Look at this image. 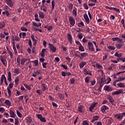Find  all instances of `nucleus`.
<instances>
[{"label":"nucleus","mask_w":125,"mask_h":125,"mask_svg":"<svg viewBox=\"0 0 125 125\" xmlns=\"http://www.w3.org/2000/svg\"><path fill=\"white\" fill-rule=\"evenodd\" d=\"M68 20L70 25H71L72 27H74V26H75V24H76V21L75 20L74 17H70Z\"/></svg>","instance_id":"1"},{"label":"nucleus","mask_w":125,"mask_h":125,"mask_svg":"<svg viewBox=\"0 0 125 125\" xmlns=\"http://www.w3.org/2000/svg\"><path fill=\"white\" fill-rule=\"evenodd\" d=\"M38 119H39L41 122L42 123H46V120H45V118L44 117H42V114H37V115Z\"/></svg>","instance_id":"2"},{"label":"nucleus","mask_w":125,"mask_h":125,"mask_svg":"<svg viewBox=\"0 0 125 125\" xmlns=\"http://www.w3.org/2000/svg\"><path fill=\"white\" fill-rule=\"evenodd\" d=\"M87 45L89 50H91V51H94V47H93V44L92 42H88Z\"/></svg>","instance_id":"3"},{"label":"nucleus","mask_w":125,"mask_h":125,"mask_svg":"<svg viewBox=\"0 0 125 125\" xmlns=\"http://www.w3.org/2000/svg\"><path fill=\"white\" fill-rule=\"evenodd\" d=\"M49 46L50 47V50L52 51V52H55L56 51V47L54 46L53 44L49 43Z\"/></svg>","instance_id":"4"},{"label":"nucleus","mask_w":125,"mask_h":125,"mask_svg":"<svg viewBox=\"0 0 125 125\" xmlns=\"http://www.w3.org/2000/svg\"><path fill=\"white\" fill-rule=\"evenodd\" d=\"M5 2L10 7H13V1H12V0H5Z\"/></svg>","instance_id":"5"},{"label":"nucleus","mask_w":125,"mask_h":125,"mask_svg":"<svg viewBox=\"0 0 125 125\" xmlns=\"http://www.w3.org/2000/svg\"><path fill=\"white\" fill-rule=\"evenodd\" d=\"M105 82H106V79L104 77H103L100 79L99 83L101 85V87L103 86L104 83H105Z\"/></svg>","instance_id":"6"},{"label":"nucleus","mask_w":125,"mask_h":125,"mask_svg":"<svg viewBox=\"0 0 125 125\" xmlns=\"http://www.w3.org/2000/svg\"><path fill=\"white\" fill-rule=\"evenodd\" d=\"M123 89H119L118 91H116L113 93H112V95H119V94H121V93H123Z\"/></svg>","instance_id":"7"},{"label":"nucleus","mask_w":125,"mask_h":125,"mask_svg":"<svg viewBox=\"0 0 125 125\" xmlns=\"http://www.w3.org/2000/svg\"><path fill=\"white\" fill-rule=\"evenodd\" d=\"M31 60H28L27 58H22L21 60V65H24L25 64V62H27L29 63Z\"/></svg>","instance_id":"8"},{"label":"nucleus","mask_w":125,"mask_h":125,"mask_svg":"<svg viewBox=\"0 0 125 125\" xmlns=\"http://www.w3.org/2000/svg\"><path fill=\"white\" fill-rule=\"evenodd\" d=\"M106 110H109V107L108 106L104 105L101 107V111L103 113H105Z\"/></svg>","instance_id":"9"},{"label":"nucleus","mask_w":125,"mask_h":125,"mask_svg":"<svg viewBox=\"0 0 125 125\" xmlns=\"http://www.w3.org/2000/svg\"><path fill=\"white\" fill-rule=\"evenodd\" d=\"M83 17L85 20L86 23H87V24H89V18H88V16H87V14H83Z\"/></svg>","instance_id":"10"},{"label":"nucleus","mask_w":125,"mask_h":125,"mask_svg":"<svg viewBox=\"0 0 125 125\" xmlns=\"http://www.w3.org/2000/svg\"><path fill=\"white\" fill-rule=\"evenodd\" d=\"M97 103H93L91 104V106L89 107V110L91 112H92L93 111V109H94V107H95L96 105H97Z\"/></svg>","instance_id":"11"},{"label":"nucleus","mask_w":125,"mask_h":125,"mask_svg":"<svg viewBox=\"0 0 125 125\" xmlns=\"http://www.w3.org/2000/svg\"><path fill=\"white\" fill-rule=\"evenodd\" d=\"M107 99L109 100V102L111 103V104H114V99H113V97H112L111 96H107Z\"/></svg>","instance_id":"12"},{"label":"nucleus","mask_w":125,"mask_h":125,"mask_svg":"<svg viewBox=\"0 0 125 125\" xmlns=\"http://www.w3.org/2000/svg\"><path fill=\"white\" fill-rule=\"evenodd\" d=\"M104 88L106 91H112L113 90V88L110 87L109 85H105Z\"/></svg>","instance_id":"13"},{"label":"nucleus","mask_w":125,"mask_h":125,"mask_svg":"<svg viewBox=\"0 0 125 125\" xmlns=\"http://www.w3.org/2000/svg\"><path fill=\"white\" fill-rule=\"evenodd\" d=\"M67 40H68V42H69V43L70 44H72V36L71 35V34H70L69 33H68L67 35Z\"/></svg>","instance_id":"14"},{"label":"nucleus","mask_w":125,"mask_h":125,"mask_svg":"<svg viewBox=\"0 0 125 125\" xmlns=\"http://www.w3.org/2000/svg\"><path fill=\"white\" fill-rule=\"evenodd\" d=\"M13 73L15 74V75H19L20 73H21V71L20 70V68H15Z\"/></svg>","instance_id":"15"},{"label":"nucleus","mask_w":125,"mask_h":125,"mask_svg":"<svg viewBox=\"0 0 125 125\" xmlns=\"http://www.w3.org/2000/svg\"><path fill=\"white\" fill-rule=\"evenodd\" d=\"M12 44H13V49L14 51L15 55H16V54H17V50L16 49V47L15 46V42H12Z\"/></svg>","instance_id":"16"},{"label":"nucleus","mask_w":125,"mask_h":125,"mask_svg":"<svg viewBox=\"0 0 125 125\" xmlns=\"http://www.w3.org/2000/svg\"><path fill=\"white\" fill-rule=\"evenodd\" d=\"M77 11H78V9H77V8L76 7L73 8V11H72L73 16H75V17L77 16Z\"/></svg>","instance_id":"17"},{"label":"nucleus","mask_w":125,"mask_h":125,"mask_svg":"<svg viewBox=\"0 0 125 125\" xmlns=\"http://www.w3.org/2000/svg\"><path fill=\"white\" fill-rule=\"evenodd\" d=\"M6 24H5V22L2 21L0 23V29H3L5 27V25Z\"/></svg>","instance_id":"18"},{"label":"nucleus","mask_w":125,"mask_h":125,"mask_svg":"<svg viewBox=\"0 0 125 125\" xmlns=\"http://www.w3.org/2000/svg\"><path fill=\"white\" fill-rule=\"evenodd\" d=\"M39 17L42 18V19H43V18H44V14L42 11L39 12Z\"/></svg>","instance_id":"19"},{"label":"nucleus","mask_w":125,"mask_h":125,"mask_svg":"<svg viewBox=\"0 0 125 125\" xmlns=\"http://www.w3.org/2000/svg\"><path fill=\"white\" fill-rule=\"evenodd\" d=\"M98 119H99V117L98 116H94L92 120V123H94L96 121H98Z\"/></svg>","instance_id":"20"},{"label":"nucleus","mask_w":125,"mask_h":125,"mask_svg":"<svg viewBox=\"0 0 125 125\" xmlns=\"http://www.w3.org/2000/svg\"><path fill=\"white\" fill-rule=\"evenodd\" d=\"M2 14L3 15H6L7 17H8L9 15H10V13H9V12L8 11H5V12H2Z\"/></svg>","instance_id":"21"},{"label":"nucleus","mask_w":125,"mask_h":125,"mask_svg":"<svg viewBox=\"0 0 125 125\" xmlns=\"http://www.w3.org/2000/svg\"><path fill=\"white\" fill-rule=\"evenodd\" d=\"M79 50L80 51H82V52H83V51H84V48L83 47V45H80L79 46Z\"/></svg>","instance_id":"22"},{"label":"nucleus","mask_w":125,"mask_h":125,"mask_svg":"<svg viewBox=\"0 0 125 125\" xmlns=\"http://www.w3.org/2000/svg\"><path fill=\"white\" fill-rule=\"evenodd\" d=\"M122 55H123V54L122 53H118V52H116L115 54H114V56H115V57H122Z\"/></svg>","instance_id":"23"},{"label":"nucleus","mask_w":125,"mask_h":125,"mask_svg":"<svg viewBox=\"0 0 125 125\" xmlns=\"http://www.w3.org/2000/svg\"><path fill=\"white\" fill-rule=\"evenodd\" d=\"M117 85L119 87H125V83L121 82L117 83Z\"/></svg>","instance_id":"24"},{"label":"nucleus","mask_w":125,"mask_h":125,"mask_svg":"<svg viewBox=\"0 0 125 125\" xmlns=\"http://www.w3.org/2000/svg\"><path fill=\"white\" fill-rule=\"evenodd\" d=\"M84 73L85 74V75H89L90 76H91V72L90 71H88L86 69H84Z\"/></svg>","instance_id":"25"},{"label":"nucleus","mask_w":125,"mask_h":125,"mask_svg":"<svg viewBox=\"0 0 125 125\" xmlns=\"http://www.w3.org/2000/svg\"><path fill=\"white\" fill-rule=\"evenodd\" d=\"M86 64V62H81L80 64V68H83L84 67V65Z\"/></svg>","instance_id":"26"},{"label":"nucleus","mask_w":125,"mask_h":125,"mask_svg":"<svg viewBox=\"0 0 125 125\" xmlns=\"http://www.w3.org/2000/svg\"><path fill=\"white\" fill-rule=\"evenodd\" d=\"M10 114L11 118H15V113H14V111L10 110Z\"/></svg>","instance_id":"27"},{"label":"nucleus","mask_w":125,"mask_h":125,"mask_svg":"<svg viewBox=\"0 0 125 125\" xmlns=\"http://www.w3.org/2000/svg\"><path fill=\"white\" fill-rule=\"evenodd\" d=\"M4 103L6 104V105H7V106H10L11 105V103H10V101H9L8 100H6Z\"/></svg>","instance_id":"28"},{"label":"nucleus","mask_w":125,"mask_h":125,"mask_svg":"<svg viewBox=\"0 0 125 125\" xmlns=\"http://www.w3.org/2000/svg\"><path fill=\"white\" fill-rule=\"evenodd\" d=\"M8 80L9 82L11 81V73L10 72V71H9L8 73Z\"/></svg>","instance_id":"29"},{"label":"nucleus","mask_w":125,"mask_h":125,"mask_svg":"<svg viewBox=\"0 0 125 125\" xmlns=\"http://www.w3.org/2000/svg\"><path fill=\"white\" fill-rule=\"evenodd\" d=\"M45 51H46V49H42L41 52V56L42 57H44V52H45Z\"/></svg>","instance_id":"30"},{"label":"nucleus","mask_w":125,"mask_h":125,"mask_svg":"<svg viewBox=\"0 0 125 125\" xmlns=\"http://www.w3.org/2000/svg\"><path fill=\"white\" fill-rule=\"evenodd\" d=\"M107 48L109 50H115L116 49V47H115V46H108L107 47Z\"/></svg>","instance_id":"31"},{"label":"nucleus","mask_w":125,"mask_h":125,"mask_svg":"<svg viewBox=\"0 0 125 125\" xmlns=\"http://www.w3.org/2000/svg\"><path fill=\"white\" fill-rule=\"evenodd\" d=\"M0 60L2 62L3 65H4V66H5V62H4V61H6V60H5V59H4L3 57H2L0 58Z\"/></svg>","instance_id":"32"},{"label":"nucleus","mask_w":125,"mask_h":125,"mask_svg":"<svg viewBox=\"0 0 125 125\" xmlns=\"http://www.w3.org/2000/svg\"><path fill=\"white\" fill-rule=\"evenodd\" d=\"M55 6V1L54 0H53L52 1V10H53V9H54Z\"/></svg>","instance_id":"33"},{"label":"nucleus","mask_w":125,"mask_h":125,"mask_svg":"<svg viewBox=\"0 0 125 125\" xmlns=\"http://www.w3.org/2000/svg\"><path fill=\"white\" fill-rule=\"evenodd\" d=\"M87 53H81V57H80L81 58H84V57H85V56H87Z\"/></svg>","instance_id":"34"},{"label":"nucleus","mask_w":125,"mask_h":125,"mask_svg":"<svg viewBox=\"0 0 125 125\" xmlns=\"http://www.w3.org/2000/svg\"><path fill=\"white\" fill-rule=\"evenodd\" d=\"M77 36L79 40H82L83 39V33H78Z\"/></svg>","instance_id":"35"},{"label":"nucleus","mask_w":125,"mask_h":125,"mask_svg":"<svg viewBox=\"0 0 125 125\" xmlns=\"http://www.w3.org/2000/svg\"><path fill=\"white\" fill-rule=\"evenodd\" d=\"M33 26H35V27H40V26H42V23H39V24H38L37 23L33 22Z\"/></svg>","instance_id":"36"},{"label":"nucleus","mask_w":125,"mask_h":125,"mask_svg":"<svg viewBox=\"0 0 125 125\" xmlns=\"http://www.w3.org/2000/svg\"><path fill=\"white\" fill-rule=\"evenodd\" d=\"M124 80H125V77H120L118 78V79L117 80V82H122V81H124Z\"/></svg>","instance_id":"37"},{"label":"nucleus","mask_w":125,"mask_h":125,"mask_svg":"<svg viewBox=\"0 0 125 125\" xmlns=\"http://www.w3.org/2000/svg\"><path fill=\"white\" fill-rule=\"evenodd\" d=\"M122 45H123V44H122V43L121 44L117 43L116 45V47L117 48H118V49H120L121 48V47H122Z\"/></svg>","instance_id":"38"},{"label":"nucleus","mask_w":125,"mask_h":125,"mask_svg":"<svg viewBox=\"0 0 125 125\" xmlns=\"http://www.w3.org/2000/svg\"><path fill=\"white\" fill-rule=\"evenodd\" d=\"M112 40L113 42H116V41H119V42H121V39L119 37H115L112 38Z\"/></svg>","instance_id":"39"},{"label":"nucleus","mask_w":125,"mask_h":125,"mask_svg":"<svg viewBox=\"0 0 125 125\" xmlns=\"http://www.w3.org/2000/svg\"><path fill=\"white\" fill-rule=\"evenodd\" d=\"M89 81H90V77L88 76L86 77L85 79V83H89Z\"/></svg>","instance_id":"40"},{"label":"nucleus","mask_w":125,"mask_h":125,"mask_svg":"<svg viewBox=\"0 0 125 125\" xmlns=\"http://www.w3.org/2000/svg\"><path fill=\"white\" fill-rule=\"evenodd\" d=\"M15 84L18 85V83H19V77H17L15 79Z\"/></svg>","instance_id":"41"},{"label":"nucleus","mask_w":125,"mask_h":125,"mask_svg":"<svg viewBox=\"0 0 125 125\" xmlns=\"http://www.w3.org/2000/svg\"><path fill=\"white\" fill-rule=\"evenodd\" d=\"M21 31H25V32H27L28 31V29H27V28H25L24 26L21 27Z\"/></svg>","instance_id":"42"},{"label":"nucleus","mask_w":125,"mask_h":125,"mask_svg":"<svg viewBox=\"0 0 125 125\" xmlns=\"http://www.w3.org/2000/svg\"><path fill=\"white\" fill-rule=\"evenodd\" d=\"M96 66L98 69H102L103 68V67H102V66L100 65V63H97Z\"/></svg>","instance_id":"43"},{"label":"nucleus","mask_w":125,"mask_h":125,"mask_svg":"<svg viewBox=\"0 0 125 125\" xmlns=\"http://www.w3.org/2000/svg\"><path fill=\"white\" fill-rule=\"evenodd\" d=\"M42 88L43 91H44V90H46V87L45 86V84H42Z\"/></svg>","instance_id":"44"},{"label":"nucleus","mask_w":125,"mask_h":125,"mask_svg":"<svg viewBox=\"0 0 125 125\" xmlns=\"http://www.w3.org/2000/svg\"><path fill=\"white\" fill-rule=\"evenodd\" d=\"M16 112H17V115L18 116V117L19 118H21L22 114H21V113H20V112H19V111H18V110H16Z\"/></svg>","instance_id":"45"},{"label":"nucleus","mask_w":125,"mask_h":125,"mask_svg":"<svg viewBox=\"0 0 125 125\" xmlns=\"http://www.w3.org/2000/svg\"><path fill=\"white\" fill-rule=\"evenodd\" d=\"M83 26H84V24H83V21L78 23V27H83Z\"/></svg>","instance_id":"46"},{"label":"nucleus","mask_w":125,"mask_h":125,"mask_svg":"<svg viewBox=\"0 0 125 125\" xmlns=\"http://www.w3.org/2000/svg\"><path fill=\"white\" fill-rule=\"evenodd\" d=\"M4 78H5V75H2L1 76V80H0V82L1 83H3V80L4 81Z\"/></svg>","instance_id":"47"},{"label":"nucleus","mask_w":125,"mask_h":125,"mask_svg":"<svg viewBox=\"0 0 125 125\" xmlns=\"http://www.w3.org/2000/svg\"><path fill=\"white\" fill-rule=\"evenodd\" d=\"M78 110L79 112H80V113H82L83 112V106H80L78 107Z\"/></svg>","instance_id":"48"},{"label":"nucleus","mask_w":125,"mask_h":125,"mask_svg":"<svg viewBox=\"0 0 125 125\" xmlns=\"http://www.w3.org/2000/svg\"><path fill=\"white\" fill-rule=\"evenodd\" d=\"M8 54L10 55L11 58H13V54L12 53V52L8 50Z\"/></svg>","instance_id":"49"},{"label":"nucleus","mask_w":125,"mask_h":125,"mask_svg":"<svg viewBox=\"0 0 125 125\" xmlns=\"http://www.w3.org/2000/svg\"><path fill=\"white\" fill-rule=\"evenodd\" d=\"M68 7L69 8V9H70V10H72V9H73V4L70 3L68 5Z\"/></svg>","instance_id":"50"},{"label":"nucleus","mask_w":125,"mask_h":125,"mask_svg":"<svg viewBox=\"0 0 125 125\" xmlns=\"http://www.w3.org/2000/svg\"><path fill=\"white\" fill-rule=\"evenodd\" d=\"M26 121H27V123H31V122H32V119L31 118V117H27L26 118Z\"/></svg>","instance_id":"51"},{"label":"nucleus","mask_w":125,"mask_h":125,"mask_svg":"<svg viewBox=\"0 0 125 125\" xmlns=\"http://www.w3.org/2000/svg\"><path fill=\"white\" fill-rule=\"evenodd\" d=\"M83 5L85 9H86V10L88 9V6H87V4L86 3H84Z\"/></svg>","instance_id":"52"},{"label":"nucleus","mask_w":125,"mask_h":125,"mask_svg":"<svg viewBox=\"0 0 125 125\" xmlns=\"http://www.w3.org/2000/svg\"><path fill=\"white\" fill-rule=\"evenodd\" d=\"M113 10H115V11H116V12L117 13H120V9H118V8H115V7H113Z\"/></svg>","instance_id":"53"},{"label":"nucleus","mask_w":125,"mask_h":125,"mask_svg":"<svg viewBox=\"0 0 125 125\" xmlns=\"http://www.w3.org/2000/svg\"><path fill=\"white\" fill-rule=\"evenodd\" d=\"M28 44L30 46V47L32 48V41L31 39H29L28 40Z\"/></svg>","instance_id":"54"},{"label":"nucleus","mask_w":125,"mask_h":125,"mask_svg":"<svg viewBox=\"0 0 125 125\" xmlns=\"http://www.w3.org/2000/svg\"><path fill=\"white\" fill-rule=\"evenodd\" d=\"M7 91L9 95H11V90H10L9 87H7Z\"/></svg>","instance_id":"55"},{"label":"nucleus","mask_w":125,"mask_h":125,"mask_svg":"<svg viewBox=\"0 0 125 125\" xmlns=\"http://www.w3.org/2000/svg\"><path fill=\"white\" fill-rule=\"evenodd\" d=\"M2 123L6 125V124H7V120L5 119V118H3L2 121Z\"/></svg>","instance_id":"56"},{"label":"nucleus","mask_w":125,"mask_h":125,"mask_svg":"<svg viewBox=\"0 0 125 125\" xmlns=\"http://www.w3.org/2000/svg\"><path fill=\"white\" fill-rule=\"evenodd\" d=\"M107 103H109V102H108V101H107V100H104L102 104H103V105H104V104H107Z\"/></svg>","instance_id":"57"},{"label":"nucleus","mask_w":125,"mask_h":125,"mask_svg":"<svg viewBox=\"0 0 125 125\" xmlns=\"http://www.w3.org/2000/svg\"><path fill=\"white\" fill-rule=\"evenodd\" d=\"M83 125H89V124H88V122H87V121H84L83 122Z\"/></svg>","instance_id":"58"},{"label":"nucleus","mask_w":125,"mask_h":125,"mask_svg":"<svg viewBox=\"0 0 125 125\" xmlns=\"http://www.w3.org/2000/svg\"><path fill=\"white\" fill-rule=\"evenodd\" d=\"M32 41H33L34 45H36L37 44V40L35 39H32Z\"/></svg>","instance_id":"59"},{"label":"nucleus","mask_w":125,"mask_h":125,"mask_svg":"<svg viewBox=\"0 0 125 125\" xmlns=\"http://www.w3.org/2000/svg\"><path fill=\"white\" fill-rule=\"evenodd\" d=\"M59 97H60V99H63L64 98V95L62 94H59Z\"/></svg>","instance_id":"60"},{"label":"nucleus","mask_w":125,"mask_h":125,"mask_svg":"<svg viewBox=\"0 0 125 125\" xmlns=\"http://www.w3.org/2000/svg\"><path fill=\"white\" fill-rule=\"evenodd\" d=\"M69 81H70V83H71V84H73V83H75V79H74V78H72Z\"/></svg>","instance_id":"61"},{"label":"nucleus","mask_w":125,"mask_h":125,"mask_svg":"<svg viewBox=\"0 0 125 125\" xmlns=\"http://www.w3.org/2000/svg\"><path fill=\"white\" fill-rule=\"evenodd\" d=\"M17 62L18 65H20V57H18L17 59Z\"/></svg>","instance_id":"62"},{"label":"nucleus","mask_w":125,"mask_h":125,"mask_svg":"<svg viewBox=\"0 0 125 125\" xmlns=\"http://www.w3.org/2000/svg\"><path fill=\"white\" fill-rule=\"evenodd\" d=\"M105 8H106V9H109V10H113V7H109V6H105Z\"/></svg>","instance_id":"63"},{"label":"nucleus","mask_w":125,"mask_h":125,"mask_svg":"<svg viewBox=\"0 0 125 125\" xmlns=\"http://www.w3.org/2000/svg\"><path fill=\"white\" fill-rule=\"evenodd\" d=\"M15 125H18V124L19 123V120H18V119H15Z\"/></svg>","instance_id":"64"}]
</instances>
